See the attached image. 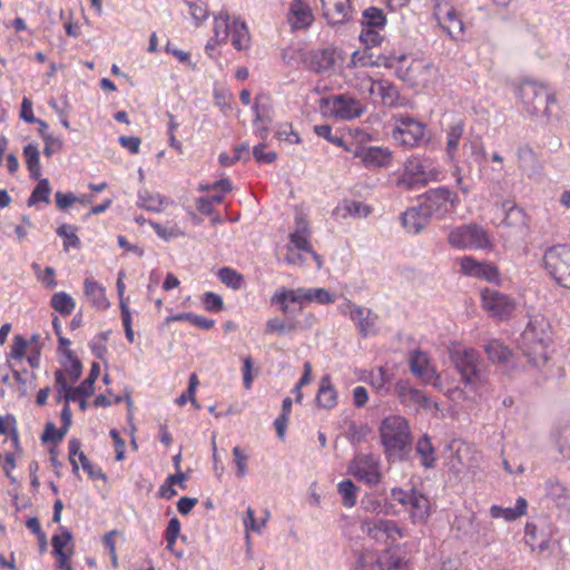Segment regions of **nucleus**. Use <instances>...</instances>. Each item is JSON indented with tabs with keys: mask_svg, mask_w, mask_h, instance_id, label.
<instances>
[{
	"mask_svg": "<svg viewBox=\"0 0 570 570\" xmlns=\"http://www.w3.org/2000/svg\"><path fill=\"white\" fill-rule=\"evenodd\" d=\"M380 436L389 456L403 459L411 450V429L406 419L401 415L385 417L380 426Z\"/></svg>",
	"mask_w": 570,
	"mask_h": 570,
	"instance_id": "20e7f679",
	"label": "nucleus"
},
{
	"mask_svg": "<svg viewBox=\"0 0 570 570\" xmlns=\"http://www.w3.org/2000/svg\"><path fill=\"white\" fill-rule=\"evenodd\" d=\"M459 197L445 187L430 189L420 197V208L430 218H443L455 210Z\"/></svg>",
	"mask_w": 570,
	"mask_h": 570,
	"instance_id": "9b49d317",
	"label": "nucleus"
},
{
	"mask_svg": "<svg viewBox=\"0 0 570 570\" xmlns=\"http://www.w3.org/2000/svg\"><path fill=\"white\" fill-rule=\"evenodd\" d=\"M415 450L424 468L430 469L434 466L436 461L435 450L428 435H423L417 440Z\"/></svg>",
	"mask_w": 570,
	"mask_h": 570,
	"instance_id": "4c0bfd02",
	"label": "nucleus"
},
{
	"mask_svg": "<svg viewBox=\"0 0 570 570\" xmlns=\"http://www.w3.org/2000/svg\"><path fill=\"white\" fill-rule=\"evenodd\" d=\"M56 385L58 387L59 400H65L68 405L69 402H78L81 399H86L78 387L69 385L68 381L65 379L63 372L61 371L56 372Z\"/></svg>",
	"mask_w": 570,
	"mask_h": 570,
	"instance_id": "e433bc0d",
	"label": "nucleus"
},
{
	"mask_svg": "<svg viewBox=\"0 0 570 570\" xmlns=\"http://www.w3.org/2000/svg\"><path fill=\"white\" fill-rule=\"evenodd\" d=\"M323 16L331 24L347 21L352 16L351 0H321Z\"/></svg>",
	"mask_w": 570,
	"mask_h": 570,
	"instance_id": "a878e982",
	"label": "nucleus"
},
{
	"mask_svg": "<svg viewBox=\"0 0 570 570\" xmlns=\"http://www.w3.org/2000/svg\"><path fill=\"white\" fill-rule=\"evenodd\" d=\"M81 464V468L88 473L89 478L92 480H105L106 475L102 470L90 463L86 454H80L78 459V464Z\"/></svg>",
	"mask_w": 570,
	"mask_h": 570,
	"instance_id": "338daca9",
	"label": "nucleus"
},
{
	"mask_svg": "<svg viewBox=\"0 0 570 570\" xmlns=\"http://www.w3.org/2000/svg\"><path fill=\"white\" fill-rule=\"evenodd\" d=\"M485 353L490 361L498 363H507L511 357V351L497 340L487 344Z\"/></svg>",
	"mask_w": 570,
	"mask_h": 570,
	"instance_id": "a19ab883",
	"label": "nucleus"
},
{
	"mask_svg": "<svg viewBox=\"0 0 570 570\" xmlns=\"http://www.w3.org/2000/svg\"><path fill=\"white\" fill-rule=\"evenodd\" d=\"M392 138L403 147H419L426 138V126L412 117H396Z\"/></svg>",
	"mask_w": 570,
	"mask_h": 570,
	"instance_id": "4468645a",
	"label": "nucleus"
},
{
	"mask_svg": "<svg viewBox=\"0 0 570 570\" xmlns=\"http://www.w3.org/2000/svg\"><path fill=\"white\" fill-rule=\"evenodd\" d=\"M330 142L346 151H352L355 144V136L351 129L343 128L340 130V135H334Z\"/></svg>",
	"mask_w": 570,
	"mask_h": 570,
	"instance_id": "6e6d98bb",
	"label": "nucleus"
},
{
	"mask_svg": "<svg viewBox=\"0 0 570 570\" xmlns=\"http://www.w3.org/2000/svg\"><path fill=\"white\" fill-rule=\"evenodd\" d=\"M169 205L168 198L159 193L142 189L138 191L137 206L148 212L159 213Z\"/></svg>",
	"mask_w": 570,
	"mask_h": 570,
	"instance_id": "72a5a7b5",
	"label": "nucleus"
},
{
	"mask_svg": "<svg viewBox=\"0 0 570 570\" xmlns=\"http://www.w3.org/2000/svg\"><path fill=\"white\" fill-rule=\"evenodd\" d=\"M272 304L279 307L283 313L291 311V304L304 305V287L296 289L278 288L271 298Z\"/></svg>",
	"mask_w": 570,
	"mask_h": 570,
	"instance_id": "c85d7f7f",
	"label": "nucleus"
},
{
	"mask_svg": "<svg viewBox=\"0 0 570 570\" xmlns=\"http://www.w3.org/2000/svg\"><path fill=\"white\" fill-rule=\"evenodd\" d=\"M410 370L413 375L420 379L424 384H431L435 389L442 390L441 375L436 372L430 356L421 350H414L409 357Z\"/></svg>",
	"mask_w": 570,
	"mask_h": 570,
	"instance_id": "a211bd4d",
	"label": "nucleus"
},
{
	"mask_svg": "<svg viewBox=\"0 0 570 570\" xmlns=\"http://www.w3.org/2000/svg\"><path fill=\"white\" fill-rule=\"evenodd\" d=\"M547 497L557 502H564L568 499V489L558 479H549L544 483Z\"/></svg>",
	"mask_w": 570,
	"mask_h": 570,
	"instance_id": "a18cd8bd",
	"label": "nucleus"
},
{
	"mask_svg": "<svg viewBox=\"0 0 570 570\" xmlns=\"http://www.w3.org/2000/svg\"><path fill=\"white\" fill-rule=\"evenodd\" d=\"M150 225L154 228V230L156 232V234L165 240H168L174 237H179L183 235V232H180L179 228H177V227L167 228V227L161 226L158 223H153V222L150 223Z\"/></svg>",
	"mask_w": 570,
	"mask_h": 570,
	"instance_id": "774afa93",
	"label": "nucleus"
},
{
	"mask_svg": "<svg viewBox=\"0 0 570 570\" xmlns=\"http://www.w3.org/2000/svg\"><path fill=\"white\" fill-rule=\"evenodd\" d=\"M550 325L542 316L533 317L521 334L520 348L534 366L543 365L548 361V346L550 343Z\"/></svg>",
	"mask_w": 570,
	"mask_h": 570,
	"instance_id": "7ed1b4c3",
	"label": "nucleus"
},
{
	"mask_svg": "<svg viewBox=\"0 0 570 570\" xmlns=\"http://www.w3.org/2000/svg\"><path fill=\"white\" fill-rule=\"evenodd\" d=\"M41 345L39 343V336L32 335L30 337L29 348L26 358L31 367H38L40 364Z\"/></svg>",
	"mask_w": 570,
	"mask_h": 570,
	"instance_id": "052dcab7",
	"label": "nucleus"
},
{
	"mask_svg": "<svg viewBox=\"0 0 570 570\" xmlns=\"http://www.w3.org/2000/svg\"><path fill=\"white\" fill-rule=\"evenodd\" d=\"M265 514V518L256 519L254 510L250 507L247 508L246 518L244 519V527L247 541L249 540V531L261 533L262 530L265 528L269 513L266 511Z\"/></svg>",
	"mask_w": 570,
	"mask_h": 570,
	"instance_id": "49530a36",
	"label": "nucleus"
},
{
	"mask_svg": "<svg viewBox=\"0 0 570 570\" xmlns=\"http://www.w3.org/2000/svg\"><path fill=\"white\" fill-rule=\"evenodd\" d=\"M402 225L410 234L420 233L429 223V217L425 216V213L417 207H412L405 210L401 217Z\"/></svg>",
	"mask_w": 570,
	"mask_h": 570,
	"instance_id": "f704fd0d",
	"label": "nucleus"
},
{
	"mask_svg": "<svg viewBox=\"0 0 570 570\" xmlns=\"http://www.w3.org/2000/svg\"><path fill=\"white\" fill-rule=\"evenodd\" d=\"M314 12L307 0H292L286 12V22L292 31L308 29L314 22Z\"/></svg>",
	"mask_w": 570,
	"mask_h": 570,
	"instance_id": "4be33fe9",
	"label": "nucleus"
},
{
	"mask_svg": "<svg viewBox=\"0 0 570 570\" xmlns=\"http://www.w3.org/2000/svg\"><path fill=\"white\" fill-rule=\"evenodd\" d=\"M460 272L469 277L484 279L498 284L500 282L499 268L489 262H479L472 256H463L459 259Z\"/></svg>",
	"mask_w": 570,
	"mask_h": 570,
	"instance_id": "412c9836",
	"label": "nucleus"
},
{
	"mask_svg": "<svg viewBox=\"0 0 570 570\" xmlns=\"http://www.w3.org/2000/svg\"><path fill=\"white\" fill-rule=\"evenodd\" d=\"M316 403L323 409H332L337 403V395L328 376L322 377L320 382Z\"/></svg>",
	"mask_w": 570,
	"mask_h": 570,
	"instance_id": "c9c22d12",
	"label": "nucleus"
},
{
	"mask_svg": "<svg viewBox=\"0 0 570 570\" xmlns=\"http://www.w3.org/2000/svg\"><path fill=\"white\" fill-rule=\"evenodd\" d=\"M481 305L492 317L509 318L515 309V302L504 293L497 289L481 291Z\"/></svg>",
	"mask_w": 570,
	"mask_h": 570,
	"instance_id": "f3484780",
	"label": "nucleus"
},
{
	"mask_svg": "<svg viewBox=\"0 0 570 570\" xmlns=\"http://www.w3.org/2000/svg\"><path fill=\"white\" fill-rule=\"evenodd\" d=\"M396 392L401 402L404 404H417L421 409L436 413L439 411L438 403L425 395L422 391L414 389L406 381H400L396 384Z\"/></svg>",
	"mask_w": 570,
	"mask_h": 570,
	"instance_id": "b1692460",
	"label": "nucleus"
},
{
	"mask_svg": "<svg viewBox=\"0 0 570 570\" xmlns=\"http://www.w3.org/2000/svg\"><path fill=\"white\" fill-rule=\"evenodd\" d=\"M307 69L324 73L335 69L343 61L341 52L334 48L314 49L308 51L304 59Z\"/></svg>",
	"mask_w": 570,
	"mask_h": 570,
	"instance_id": "6ab92c4d",
	"label": "nucleus"
},
{
	"mask_svg": "<svg viewBox=\"0 0 570 570\" xmlns=\"http://www.w3.org/2000/svg\"><path fill=\"white\" fill-rule=\"evenodd\" d=\"M214 100L215 105L220 109V111L227 116L233 111V96L225 88H214Z\"/></svg>",
	"mask_w": 570,
	"mask_h": 570,
	"instance_id": "8fccbe9b",
	"label": "nucleus"
},
{
	"mask_svg": "<svg viewBox=\"0 0 570 570\" xmlns=\"http://www.w3.org/2000/svg\"><path fill=\"white\" fill-rule=\"evenodd\" d=\"M386 26V16L383 10L376 7H370L362 14V30L358 40L366 48L375 47L381 43L382 32Z\"/></svg>",
	"mask_w": 570,
	"mask_h": 570,
	"instance_id": "2eb2a0df",
	"label": "nucleus"
},
{
	"mask_svg": "<svg viewBox=\"0 0 570 570\" xmlns=\"http://www.w3.org/2000/svg\"><path fill=\"white\" fill-rule=\"evenodd\" d=\"M320 109L325 116L350 120L356 116V102L352 97L336 95L322 98Z\"/></svg>",
	"mask_w": 570,
	"mask_h": 570,
	"instance_id": "aec40b11",
	"label": "nucleus"
},
{
	"mask_svg": "<svg viewBox=\"0 0 570 570\" xmlns=\"http://www.w3.org/2000/svg\"><path fill=\"white\" fill-rule=\"evenodd\" d=\"M213 35L205 46V52L208 57L214 56V51L227 42L238 51H244L250 47V33L247 24L238 19L230 18L227 11H219L213 17Z\"/></svg>",
	"mask_w": 570,
	"mask_h": 570,
	"instance_id": "f257e3e1",
	"label": "nucleus"
},
{
	"mask_svg": "<svg viewBox=\"0 0 570 570\" xmlns=\"http://www.w3.org/2000/svg\"><path fill=\"white\" fill-rule=\"evenodd\" d=\"M381 570H411V560L397 551L385 549L377 559Z\"/></svg>",
	"mask_w": 570,
	"mask_h": 570,
	"instance_id": "473e14b6",
	"label": "nucleus"
},
{
	"mask_svg": "<svg viewBox=\"0 0 570 570\" xmlns=\"http://www.w3.org/2000/svg\"><path fill=\"white\" fill-rule=\"evenodd\" d=\"M83 296L86 301L98 311H106L110 306L105 286L92 277H86L83 279Z\"/></svg>",
	"mask_w": 570,
	"mask_h": 570,
	"instance_id": "bb28decb",
	"label": "nucleus"
},
{
	"mask_svg": "<svg viewBox=\"0 0 570 570\" xmlns=\"http://www.w3.org/2000/svg\"><path fill=\"white\" fill-rule=\"evenodd\" d=\"M57 234L60 237H63V246H65L66 249L69 248V247H73V248H78L79 247L80 240H79L78 236L76 235L75 229H73L72 226H70V225H61L57 229Z\"/></svg>",
	"mask_w": 570,
	"mask_h": 570,
	"instance_id": "13d9d810",
	"label": "nucleus"
},
{
	"mask_svg": "<svg viewBox=\"0 0 570 570\" xmlns=\"http://www.w3.org/2000/svg\"><path fill=\"white\" fill-rule=\"evenodd\" d=\"M51 188L48 179H40L28 199V205L33 206L40 202L48 203Z\"/></svg>",
	"mask_w": 570,
	"mask_h": 570,
	"instance_id": "de8ad7c7",
	"label": "nucleus"
},
{
	"mask_svg": "<svg viewBox=\"0 0 570 570\" xmlns=\"http://www.w3.org/2000/svg\"><path fill=\"white\" fill-rule=\"evenodd\" d=\"M449 355L464 386L480 395L487 389L488 377L480 366L479 353L474 348L453 344Z\"/></svg>",
	"mask_w": 570,
	"mask_h": 570,
	"instance_id": "f03ea898",
	"label": "nucleus"
},
{
	"mask_svg": "<svg viewBox=\"0 0 570 570\" xmlns=\"http://www.w3.org/2000/svg\"><path fill=\"white\" fill-rule=\"evenodd\" d=\"M465 131V121L455 119L445 129V153L451 161H456L460 141Z\"/></svg>",
	"mask_w": 570,
	"mask_h": 570,
	"instance_id": "cd10ccee",
	"label": "nucleus"
},
{
	"mask_svg": "<svg viewBox=\"0 0 570 570\" xmlns=\"http://www.w3.org/2000/svg\"><path fill=\"white\" fill-rule=\"evenodd\" d=\"M381 480V470L379 459L374 455H364L358 458V481L372 485Z\"/></svg>",
	"mask_w": 570,
	"mask_h": 570,
	"instance_id": "c756f323",
	"label": "nucleus"
},
{
	"mask_svg": "<svg viewBox=\"0 0 570 570\" xmlns=\"http://www.w3.org/2000/svg\"><path fill=\"white\" fill-rule=\"evenodd\" d=\"M393 501L404 508L413 524H425L432 515L433 508L430 499L421 491L413 488L404 491L400 488L392 489Z\"/></svg>",
	"mask_w": 570,
	"mask_h": 570,
	"instance_id": "6e6552de",
	"label": "nucleus"
},
{
	"mask_svg": "<svg viewBox=\"0 0 570 570\" xmlns=\"http://www.w3.org/2000/svg\"><path fill=\"white\" fill-rule=\"evenodd\" d=\"M62 365L65 367V370L62 372L65 374L66 380H67L66 375H68V377L71 382H75L80 377L81 363L73 355V353L70 348L65 350V361L62 362Z\"/></svg>",
	"mask_w": 570,
	"mask_h": 570,
	"instance_id": "79ce46f5",
	"label": "nucleus"
},
{
	"mask_svg": "<svg viewBox=\"0 0 570 570\" xmlns=\"http://www.w3.org/2000/svg\"><path fill=\"white\" fill-rule=\"evenodd\" d=\"M515 155L519 169L527 174L528 177H532L541 170L538 155L530 146L519 147Z\"/></svg>",
	"mask_w": 570,
	"mask_h": 570,
	"instance_id": "7c9ffc66",
	"label": "nucleus"
},
{
	"mask_svg": "<svg viewBox=\"0 0 570 570\" xmlns=\"http://www.w3.org/2000/svg\"><path fill=\"white\" fill-rule=\"evenodd\" d=\"M528 511V501L520 497L517 499L515 505L513 508H502L500 505L493 504L489 512L492 519H504L505 521H514L522 515L527 514Z\"/></svg>",
	"mask_w": 570,
	"mask_h": 570,
	"instance_id": "2f4dec72",
	"label": "nucleus"
},
{
	"mask_svg": "<svg viewBox=\"0 0 570 570\" xmlns=\"http://www.w3.org/2000/svg\"><path fill=\"white\" fill-rule=\"evenodd\" d=\"M187 6L189 8V14L196 26H199L207 19L208 8H207L206 3L202 2V1H197V2L188 1Z\"/></svg>",
	"mask_w": 570,
	"mask_h": 570,
	"instance_id": "4d7b16f0",
	"label": "nucleus"
},
{
	"mask_svg": "<svg viewBox=\"0 0 570 570\" xmlns=\"http://www.w3.org/2000/svg\"><path fill=\"white\" fill-rule=\"evenodd\" d=\"M50 305L56 312L63 316H68L73 312L76 302L68 293L58 292L52 295Z\"/></svg>",
	"mask_w": 570,
	"mask_h": 570,
	"instance_id": "ea45409f",
	"label": "nucleus"
},
{
	"mask_svg": "<svg viewBox=\"0 0 570 570\" xmlns=\"http://www.w3.org/2000/svg\"><path fill=\"white\" fill-rule=\"evenodd\" d=\"M358 158L367 168H382L391 166L393 161V154L386 147L358 146Z\"/></svg>",
	"mask_w": 570,
	"mask_h": 570,
	"instance_id": "393cba45",
	"label": "nucleus"
},
{
	"mask_svg": "<svg viewBox=\"0 0 570 570\" xmlns=\"http://www.w3.org/2000/svg\"><path fill=\"white\" fill-rule=\"evenodd\" d=\"M52 548L55 554H66L73 552L72 535L69 531L63 530L60 534L52 537Z\"/></svg>",
	"mask_w": 570,
	"mask_h": 570,
	"instance_id": "c03bdc74",
	"label": "nucleus"
},
{
	"mask_svg": "<svg viewBox=\"0 0 570 570\" xmlns=\"http://www.w3.org/2000/svg\"><path fill=\"white\" fill-rule=\"evenodd\" d=\"M335 302V295L324 288H305L304 287V305L308 303H317L322 305Z\"/></svg>",
	"mask_w": 570,
	"mask_h": 570,
	"instance_id": "37998d69",
	"label": "nucleus"
},
{
	"mask_svg": "<svg viewBox=\"0 0 570 570\" xmlns=\"http://www.w3.org/2000/svg\"><path fill=\"white\" fill-rule=\"evenodd\" d=\"M29 344H30V338L27 340L22 335H14L8 357L16 360V361L23 360L27 355Z\"/></svg>",
	"mask_w": 570,
	"mask_h": 570,
	"instance_id": "09e8293b",
	"label": "nucleus"
},
{
	"mask_svg": "<svg viewBox=\"0 0 570 570\" xmlns=\"http://www.w3.org/2000/svg\"><path fill=\"white\" fill-rule=\"evenodd\" d=\"M433 17L440 28L452 39L463 37L465 28L463 22L462 4L458 0H433Z\"/></svg>",
	"mask_w": 570,
	"mask_h": 570,
	"instance_id": "1a4fd4ad",
	"label": "nucleus"
},
{
	"mask_svg": "<svg viewBox=\"0 0 570 570\" xmlns=\"http://www.w3.org/2000/svg\"><path fill=\"white\" fill-rule=\"evenodd\" d=\"M23 156L30 177L32 179H38L41 175L40 153L38 147L33 144H28L23 148Z\"/></svg>",
	"mask_w": 570,
	"mask_h": 570,
	"instance_id": "58836bf2",
	"label": "nucleus"
},
{
	"mask_svg": "<svg viewBox=\"0 0 570 570\" xmlns=\"http://www.w3.org/2000/svg\"><path fill=\"white\" fill-rule=\"evenodd\" d=\"M543 266L548 274L564 288H570V246L556 245L543 255Z\"/></svg>",
	"mask_w": 570,
	"mask_h": 570,
	"instance_id": "f8f14e48",
	"label": "nucleus"
},
{
	"mask_svg": "<svg viewBox=\"0 0 570 570\" xmlns=\"http://www.w3.org/2000/svg\"><path fill=\"white\" fill-rule=\"evenodd\" d=\"M391 59L396 63L399 77L413 88H426L435 78V67L425 59L413 58L407 66H405L406 55L394 53Z\"/></svg>",
	"mask_w": 570,
	"mask_h": 570,
	"instance_id": "423d86ee",
	"label": "nucleus"
},
{
	"mask_svg": "<svg viewBox=\"0 0 570 570\" xmlns=\"http://www.w3.org/2000/svg\"><path fill=\"white\" fill-rule=\"evenodd\" d=\"M518 99L530 116H550V106L557 102L556 94L547 86L533 80H523L518 88Z\"/></svg>",
	"mask_w": 570,
	"mask_h": 570,
	"instance_id": "39448f33",
	"label": "nucleus"
},
{
	"mask_svg": "<svg viewBox=\"0 0 570 570\" xmlns=\"http://www.w3.org/2000/svg\"><path fill=\"white\" fill-rule=\"evenodd\" d=\"M448 243L461 250L493 248L489 232L475 223L452 228L448 235Z\"/></svg>",
	"mask_w": 570,
	"mask_h": 570,
	"instance_id": "0eeeda50",
	"label": "nucleus"
},
{
	"mask_svg": "<svg viewBox=\"0 0 570 570\" xmlns=\"http://www.w3.org/2000/svg\"><path fill=\"white\" fill-rule=\"evenodd\" d=\"M202 302L206 311L219 312L224 307L223 298L213 292H206L203 295Z\"/></svg>",
	"mask_w": 570,
	"mask_h": 570,
	"instance_id": "69168bd1",
	"label": "nucleus"
},
{
	"mask_svg": "<svg viewBox=\"0 0 570 570\" xmlns=\"http://www.w3.org/2000/svg\"><path fill=\"white\" fill-rule=\"evenodd\" d=\"M289 246L295 247L305 255H309L316 262L317 267H321L320 256L313 252L309 244L308 223L302 214L297 215L295 218V230L289 235Z\"/></svg>",
	"mask_w": 570,
	"mask_h": 570,
	"instance_id": "5701e85b",
	"label": "nucleus"
},
{
	"mask_svg": "<svg viewBox=\"0 0 570 570\" xmlns=\"http://www.w3.org/2000/svg\"><path fill=\"white\" fill-rule=\"evenodd\" d=\"M165 51L175 57L180 63L190 69H195L196 65L191 61V56L188 51L178 49L175 45L168 41L165 46Z\"/></svg>",
	"mask_w": 570,
	"mask_h": 570,
	"instance_id": "bf43d9fd",
	"label": "nucleus"
},
{
	"mask_svg": "<svg viewBox=\"0 0 570 570\" xmlns=\"http://www.w3.org/2000/svg\"><path fill=\"white\" fill-rule=\"evenodd\" d=\"M180 533V522L177 518H173L169 520L166 531H165V540H166V548L173 552H175V544L176 540Z\"/></svg>",
	"mask_w": 570,
	"mask_h": 570,
	"instance_id": "5fc2aeb1",
	"label": "nucleus"
},
{
	"mask_svg": "<svg viewBox=\"0 0 570 570\" xmlns=\"http://www.w3.org/2000/svg\"><path fill=\"white\" fill-rule=\"evenodd\" d=\"M524 220V213L518 206H511L507 209L505 217L502 220V225L507 227L517 226L522 224Z\"/></svg>",
	"mask_w": 570,
	"mask_h": 570,
	"instance_id": "0e129e2a",
	"label": "nucleus"
},
{
	"mask_svg": "<svg viewBox=\"0 0 570 570\" xmlns=\"http://www.w3.org/2000/svg\"><path fill=\"white\" fill-rule=\"evenodd\" d=\"M33 269L37 273L38 279L50 289H53L57 286L56 282V272L52 267H46L43 271L40 269L39 265L35 264Z\"/></svg>",
	"mask_w": 570,
	"mask_h": 570,
	"instance_id": "e2e57ef3",
	"label": "nucleus"
},
{
	"mask_svg": "<svg viewBox=\"0 0 570 570\" xmlns=\"http://www.w3.org/2000/svg\"><path fill=\"white\" fill-rule=\"evenodd\" d=\"M233 461L236 476L244 478L248 473V455L240 446L233 448Z\"/></svg>",
	"mask_w": 570,
	"mask_h": 570,
	"instance_id": "603ef678",
	"label": "nucleus"
},
{
	"mask_svg": "<svg viewBox=\"0 0 570 570\" xmlns=\"http://www.w3.org/2000/svg\"><path fill=\"white\" fill-rule=\"evenodd\" d=\"M338 493L342 497V503L346 508L355 505V485L351 480H345L338 483Z\"/></svg>",
	"mask_w": 570,
	"mask_h": 570,
	"instance_id": "864d4df0",
	"label": "nucleus"
},
{
	"mask_svg": "<svg viewBox=\"0 0 570 570\" xmlns=\"http://www.w3.org/2000/svg\"><path fill=\"white\" fill-rule=\"evenodd\" d=\"M362 530L375 542L385 547L395 544L405 537V531L394 520L374 519L362 523Z\"/></svg>",
	"mask_w": 570,
	"mask_h": 570,
	"instance_id": "dca6fc26",
	"label": "nucleus"
},
{
	"mask_svg": "<svg viewBox=\"0 0 570 570\" xmlns=\"http://www.w3.org/2000/svg\"><path fill=\"white\" fill-rule=\"evenodd\" d=\"M42 139L45 142L43 154L47 157H51L62 148V140L49 132H42Z\"/></svg>",
	"mask_w": 570,
	"mask_h": 570,
	"instance_id": "680f3d73",
	"label": "nucleus"
},
{
	"mask_svg": "<svg viewBox=\"0 0 570 570\" xmlns=\"http://www.w3.org/2000/svg\"><path fill=\"white\" fill-rule=\"evenodd\" d=\"M218 277L223 284L233 289H239L244 283L243 276L228 267L220 268L218 271Z\"/></svg>",
	"mask_w": 570,
	"mask_h": 570,
	"instance_id": "3c124183",
	"label": "nucleus"
},
{
	"mask_svg": "<svg viewBox=\"0 0 570 570\" xmlns=\"http://www.w3.org/2000/svg\"><path fill=\"white\" fill-rule=\"evenodd\" d=\"M439 169H428L419 157L412 156L404 164L403 173L397 178L396 186L404 190H414L426 186L430 181L439 180Z\"/></svg>",
	"mask_w": 570,
	"mask_h": 570,
	"instance_id": "9d476101",
	"label": "nucleus"
},
{
	"mask_svg": "<svg viewBox=\"0 0 570 570\" xmlns=\"http://www.w3.org/2000/svg\"><path fill=\"white\" fill-rule=\"evenodd\" d=\"M358 94L365 96L374 104L386 107H395L399 105L400 94L397 88L389 80H374L368 76L358 77Z\"/></svg>",
	"mask_w": 570,
	"mask_h": 570,
	"instance_id": "ddd939ff",
	"label": "nucleus"
}]
</instances>
